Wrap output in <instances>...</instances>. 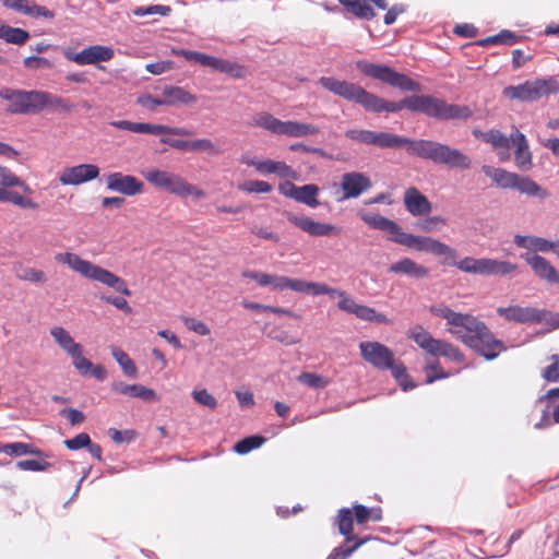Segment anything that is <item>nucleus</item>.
I'll list each match as a JSON object with an SVG mask.
<instances>
[{
  "instance_id": "f257e3e1",
  "label": "nucleus",
  "mask_w": 559,
  "mask_h": 559,
  "mask_svg": "<svg viewBox=\"0 0 559 559\" xmlns=\"http://www.w3.org/2000/svg\"><path fill=\"white\" fill-rule=\"evenodd\" d=\"M345 136L353 142L380 148L406 146L409 155L450 168L465 170L472 166V159L460 150L431 140H413L390 132H376L366 129H349L345 132Z\"/></svg>"
},
{
  "instance_id": "f03ea898",
  "label": "nucleus",
  "mask_w": 559,
  "mask_h": 559,
  "mask_svg": "<svg viewBox=\"0 0 559 559\" xmlns=\"http://www.w3.org/2000/svg\"><path fill=\"white\" fill-rule=\"evenodd\" d=\"M430 312L447 321V331L486 359L497 358L506 346L487 324L471 313L456 312L448 306H432Z\"/></svg>"
},
{
  "instance_id": "7ed1b4c3",
  "label": "nucleus",
  "mask_w": 559,
  "mask_h": 559,
  "mask_svg": "<svg viewBox=\"0 0 559 559\" xmlns=\"http://www.w3.org/2000/svg\"><path fill=\"white\" fill-rule=\"evenodd\" d=\"M55 260L60 264L67 265L73 272L87 280L98 282L124 296H131V290L122 277L116 275L109 270L92 263L88 260L82 259L76 253L60 252L55 255Z\"/></svg>"
},
{
  "instance_id": "20e7f679",
  "label": "nucleus",
  "mask_w": 559,
  "mask_h": 559,
  "mask_svg": "<svg viewBox=\"0 0 559 559\" xmlns=\"http://www.w3.org/2000/svg\"><path fill=\"white\" fill-rule=\"evenodd\" d=\"M143 176L153 187L180 198L193 197L194 199H203L206 195L204 190L175 173L152 168L143 173Z\"/></svg>"
},
{
  "instance_id": "39448f33",
  "label": "nucleus",
  "mask_w": 559,
  "mask_h": 559,
  "mask_svg": "<svg viewBox=\"0 0 559 559\" xmlns=\"http://www.w3.org/2000/svg\"><path fill=\"white\" fill-rule=\"evenodd\" d=\"M251 126L264 129L276 135H287L292 138L317 135L320 131L314 124L293 120L283 121L267 111L257 112L252 117Z\"/></svg>"
},
{
  "instance_id": "423d86ee",
  "label": "nucleus",
  "mask_w": 559,
  "mask_h": 559,
  "mask_svg": "<svg viewBox=\"0 0 559 559\" xmlns=\"http://www.w3.org/2000/svg\"><path fill=\"white\" fill-rule=\"evenodd\" d=\"M414 111L438 120H466L473 115L468 106L448 104L445 100L430 95H415Z\"/></svg>"
},
{
  "instance_id": "0eeeda50",
  "label": "nucleus",
  "mask_w": 559,
  "mask_h": 559,
  "mask_svg": "<svg viewBox=\"0 0 559 559\" xmlns=\"http://www.w3.org/2000/svg\"><path fill=\"white\" fill-rule=\"evenodd\" d=\"M559 93V81L554 76L525 81L503 88L502 95L509 100L537 102L543 97Z\"/></svg>"
},
{
  "instance_id": "6e6552de",
  "label": "nucleus",
  "mask_w": 559,
  "mask_h": 559,
  "mask_svg": "<svg viewBox=\"0 0 559 559\" xmlns=\"http://www.w3.org/2000/svg\"><path fill=\"white\" fill-rule=\"evenodd\" d=\"M355 64L356 69L365 76L378 80L390 86L407 92H419L421 90L418 82L412 80L406 74L395 71L389 66L378 64L367 60H357Z\"/></svg>"
},
{
  "instance_id": "1a4fd4ad",
  "label": "nucleus",
  "mask_w": 559,
  "mask_h": 559,
  "mask_svg": "<svg viewBox=\"0 0 559 559\" xmlns=\"http://www.w3.org/2000/svg\"><path fill=\"white\" fill-rule=\"evenodd\" d=\"M408 337L433 357L442 356L457 364H462L465 359L464 354L459 347L444 340L432 337L423 326L417 325L409 331Z\"/></svg>"
},
{
  "instance_id": "9d476101",
  "label": "nucleus",
  "mask_w": 559,
  "mask_h": 559,
  "mask_svg": "<svg viewBox=\"0 0 559 559\" xmlns=\"http://www.w3.org/2000/svg\"><path fill=\"white\" fill-rule=\"evenodd\" d=\"M334 523L337 526L338 533L345 537V540L354 544L346 548L342 546L334 548L326 559H347L370 539V536L359 537L353 532V514L350 509H340Z\"/></svg>"
},
{
  "instance_id": "9b49d317",
  "label": "nucleus",
  "mask_w": 559,
  "mask_h": 559,
  "mask_svg": "<svg viewBox=\"0 0 559 559\" xmlns=\"http://www.w3.org/2000/svg\"><path fill=\"white\" fill-rule=\"evenodd\" d=\"M0 98L8 102L5 111L10 115L39 114V91H24L10 87L0 90Z\"/></svg>"
},
{
  "instance_id": "f8f14e48",
  "label": "nucleus",
  "mask_w": 559,
  "mask_h": 559,
  "mask_svg": "<svg viewBox=\"0 0 559 559\" xmlns=\"http://www.w3.org/2000/svg\"><path fill=\"white\" fill-rule=\"evenodd\" d=\"M319 84L332 94L367 109L371 92H368L361 85L346 80H340L333 76H321Z\"/></svg>"
},
{
  "instance_id": "ddd939ff",
  "label": "nucleus",
  "mask_w": 559,
  "mask_h": 559,
  "mask_svg": "<svg viewBox=\"0 0 559 559\" xmlns=\"http://www.w3.org/2000/svg\"><path fill=\"white\" fill-rule=\"evenodd\" d=\"M460 271L480 275H508L516 270V264L489 258L466 257L453 263Z\"/></svg>"
},
{
  "instance_id": "4468645a",
  "label": "nucleus",
  "mask_w": 559,
  "mask_h": 559,
  "mask_svg": "<svg viewBox=\"0 0 559 559\" xmlns=\"http://www.w3.org/2000/svg\"><path fill=\"white\" fill-rule=\"evenodd\" d=\"M397 243L417 251L428 252L437 257H444L447 261L454 262L456 259V251L452 247L431 237L417 236L404 231L402 238L397 239Z\"/></svg>"
},
{
  "instance_id": "2eb2a0df",
  "label": "nucleus",
  "mask_w": 559,
  "mask_h": 559,
  "mask_svg": "<svg viewBox=\"0 0 559 559\" xmlns=\"http://www.w3.org/2000/svg\"><path fill=\"white\" fill-rule=\"evenodd\" d=\"M362 359L379 370H391L399 361L391 348L377 341H364L359 343Z\"/></svg>"
},
{
  "instance_id": "dca6fc26",
  "label": "nucleus",
  "mask_w": 559,
  "mask_h": 559,
  "mask_svg": "<svg viewBox=\"0 0 559 559\" xmlns=\"http://www.w3.org/2000/svg\"><path fill=\"white\" fill-rule=\"evenodd\" d=\"M110 124L120 130H127L134 133L152 134V135H180L190 136L192 132L186 128L169 127L166 124H157L150 122H133L130 120H115Z\"/></svg>"
},
{
  "instance_id": "f3484780",
  "label": "nucleus",
  "mask_w": 559,
  "mask_h": 559,
  "mask_svg": "<svg viewBox=\"0 0 559 559\" xmlns=\"http://www.w3.org/2000/svg\"><path fill=\"white\" fill-rule=\"evenodd\" d=\"M497 313L509 322L521 324H537L545 319V311L533 307H499Z\"/></svg>"
},
{
  "instance_id": "a211bd4d",
  "label": "nucleus",
  "mask_w": 559,
  "mask_h": 559,
  "mask_svg": "<svg viewBox=\"0 0 559 559\" xmlns=\"http://www.w3.org/2000/svg\"><path fill=\"white\" fill-rule=\"evenodd\" d=\"M286 217L289 223L312 237L338 236L342 233V229L335 225L317 222L308 216H297L288 213Z\"/></svg>"
},
{
  "instance_id": "6ab92c4d",
  "label": "nucleus",
  "mask_w": 559,
  "mask_h": 559,
  "mask_svg": "<svg viewBox=\"0 0 559 559\" xmlns=\"http://www.w3.org/2000/svg\"><path fill=\"white\" fill-rule=\"evenodd\" d=\"M105 180L107 190L124 195L132 197L141 194L144 191V183L132 175L116 171L108 174Z\"/></svg>"
},
{
  "instance_id": "aec40b11",
  "label": "nucleus",
  "mask_w": 559,
  "mask_h": 559,
  "mask_svg": "<svg viewBox=\"0 0 559 559\" xmlns=\"http://www.w3.org/2000/svg\"><path fill=\"white\" fill-rule=\"evenodd\" d=\"M99 176V168L94 164H80L63 168L59 181L63 186H80Z\"/></svg>"
},
{
  "instance_id": "412c9836",
  "label": "nucleus",
  "mask_w": 559,
  "mask_h": 559,
  "mask_svg": "<svg viewBox=\"0 0 559 559\" xmlns=\"http://www.w3.org/2000/svg\"><path fill=\"white\" fill-rule=\"evenodd\" d=\"M115 51L109 46L92 45L80 52H66L67 59L79 66L95 64L109 61L114 58Z\"/></svg>"
},
{
  "instance_id": "4be33fe9",
  "label": "nucleus",
  "mask_w": 559,
  "mask_h": 559,
  "mask_svg": "<svg viewBox=\"0 0 559 559\" xmlns=\"http://www.w3.org/2000/svg\"><path fill=\"white\" fill-rule=\"evenodd\" d=\"M371 186V180L367 175L358 171L345 173L341 180L342 200L356 199L368 191Z\"/></svg>"
},
{
  "instance_id": "5701e85b",
  "label": "nucleus",
  "mask_w": 559,
  "mask_h": 559,
  "mask_svg": "<svg viewBox=\"0 0 559 559\" xmlns=\"http://www.w3.org/2000/svg\"><path fill=\"white\" fill-rule=\"evenodd\" d=\"M521 258L532 267L537 277L550 284H559V273L547 259L530 252L522 253Z\"/></svg>"
},
{
  "instance_id": "b1692460",
  "label": "nucleus",
  "mask_w": 559,
  "mask_h": 559,
  "mask_svg": "<svg viewBox=\"0 0 559 559\" xmlns=\"http://www.w3.org/2000/svg\"><path fill=\"white\" fill-rule=\"evenodd\" d=\"M159 141L162 144H166L175 150L183 151V152L203 151L211 155H217L221 153V150L210 139H206V138L195 139L192 141L170 139V138H160Z\"/></svg>"
},
{
  "instance_id": "393cba45",
  "label": "nucleus",
  "mask_w": 559,
  "mask_h": 559,
  "mask_svg": "<svg viewBox=\"0 0 559 559\" xmlns=\"http://www.w3.org/2000/svg\"><path fill=\"white\" fill-rule=\"evenodd\" d=\"M512 144L515 146L514 162L519 169L530 170L533 167V156L528 147V142L524 133L516 127L511 130Z\"/></svg>"
},
{
  "instance_id": "a878e982",
  "label": "nucleus",
  "mask_w": 559,
  "mask_h": 559,
  "mask_svg": "<svg viewBox=\"0 0 559 559\" xmlns=\"http://www.w3.org/2000/svg\"><path fill=\"white\" fill-rule=\"evenodd\" d=\"M415 106V95L405 97L404 99L400 102H389L383 99L382 97L371 93L369 97V103L367 106L366 111L368 112H396L404 108L414 111Z\"/></svg>"
},
{
  "instance_id": "bb28decb",
  "label": "nucleus",
  "mask_w": 559,
  "mask_h": 559,
  "mask_svg": "<svg viewBox=\"0 0 559 559\" xmlns=\"http://www.w3.org/2000/svg\"><path fill=\"white\" fill-rule=\"evenodd\" d=\"M360 218L371 228L388 233L389 240L396 242L402 238L404 231L401 226L380 214L361 213Z\"/></svg>"
},
{
  "instance_id": "cd10ccee",
  "label": "nucleus",
  "mask_w": 559,
  "mask_h": 559,
  "mask_svg": "<svg viewBox=\"0 0 559 559\" xmlns=\"http://www.w3.org/2000/svg\"><path fill=\"white\" fill-rule=\"evenodd\" d=\"M404 205L413 216H425L432 210L431 202L417 188H407L404 192Z\"/></svg>"
},
{
  "instance_id": "c85d7f7f",
  "label": "nucleus",
  "mask_w": 559,
  "mask_h": 559,
  "mask_svg": "<svg viewBox=\"0 0 559 559\" xmlns=\"http://www.w3.org/2000/svg\"><path fill=\"white\" fill-rule=\"evenodd\" d=\"M2 4L11 10L31 17H45L51 20L55 13L46 7L36 4L33 0H1Z\"/></svg>"
},
{
  "instance_id": "c756f323",
  "label": "nucleus",
  "mask_w": 559,
  "mask_h": 559,
  "mask_svg": "<svg viewBox=\"0 0 559 559\" xmlns=\"http://www.w3.org/2000/svg\"><path fill=\"white\" fill-rule=\"evenodd\" d=\"M164 106L190 105L198 100L194 94L183 87L167 85L162 91Z\"/></svg>"
},
{
  "instance_id": "7c9ffc66",
  "label": "nucleus",
  "mask_w": 559,
  "mask_h": 559,
  "mask_svg": "<svg viewBox=\"0 0 559 559\" xmlns=\"http://www.w3.org/2000/svg\"><path fill=\"white\" fill-rule=\"evenodd\" d=\"M389 272L403 274L415 278H424L429 275V270L409 258H403L389 266Z\"/></svg>"
},
{
  "instance_id": "2f4dec72",
  "label": "nucleus",
  "mask_w": 559,
  "mask_h": 559,
  "mask_svg": "<svg viewBox=\"0 0 559 559\" xmlns=\"http://www.w3.org/2000/svg\"><path fill=\"white\" fill-rule=\"evenodd\" d=\"M111 389L120 394L129 395L132 397H139L145 402L158 401L156 392L142 384H127L123 382H115L112 383Z\"/></svg>"
},
{
  "instance_id": "473e14b6",
  "label": "nucleus",
  "mask_w": 559,
  "mask_h": 559,
  "mask_svg": "<svg viewBox=\"0 0 559 559\" xmlns=\"http://www.w3.org/2000/svg\"><path fill=\"white\" fill-rule=\"evenodd\" d=\"M485 142L490 144L493 150L498 151V156L501 162H506L510 158V146L512 143L511 135L508 138L501 131L497 129H490L484 134Z\"/></svg>"
},
{
  "instance_id": "72a5a7b5",
  "label": "nucleus",
  "mask_w": 559,
  "mask_h": 559,
  "mask_svg": "<svg viewBox=\"0 0 559 559\" xmlns=\"http://www.w3.org/2000/svg\"><path fill=\"white\" fill-rule=\"evenodd\" d=\"M204 67H209L215 71L229 74L235 79H241L246 75V69L243 66L237 62H231L229 60L216 58L210 55H207L206 57Z\"/></svg>"
},
{
  "instance_id": "f704fd0d",
  "label": "nucleus",
  "mask_w": 559,
  "mask_h": 559,
  "mask_svg": "<svg viewBox=\"0 0 559 559\" xmlns=\"http://www.w3.org/2000/svg\"><path fill=\"white\" fill-rule=\"evenodd\" d=\"M50 335L58 344V346L67 353L69 356L78 354V349H81V345L74 341L71 334L62 326H53L50 329Z\"/></svg>"
},
{
  "instance_id": "c9c22d12",
  "label": "nucleus",
  "mask_w": 559,
  "mask_h": 559,
  "mask_svg": "<svg viewBox=\"0 0 559 559\" xmlns=\"http://www.w3.org/2000/svg\"><path fill=\"white\" fill-rule=\"evenodd\" d=\"M514 242L520 248H525L533 251L548 252L555 250L556 241L535 236H520L516 235Z\"/></svg>"
},
{
  "instance_id": "e433bc0d",
  "label": "nucleus",
  "mask_w": 559,
  "mask_h": 559,
  "mask_svg": "<svg viewBox=\"0 0 559 559\" xmlns=\"http://www.w3.org/2000/svg\"><path fill=\"white\" fill-rule=\"evenodd\" d=\"M481 169L486 176L490 177L502 189H513L519 176L503 168H492L487 165L483 166Z\"/></svg>"
},
{
  "instance_id": "4c0bfd02",
  "label": "nucleus",
  "mask_w": 559,
  "mask_h": 559,
  "mask_svg": "<svg viewBox=\"0 0 559 559\" xmlns=\"http://www.w3.org/2000/svg\"><path fill=\"white\" fill-rule=\"evenodd\" d=\"M39 112L44 109H60L66 112H70L74 109V105L68 99L53 95L49 92L39 91Z\"/></svg>"
},
{
  "instance_id": "58836bf2",
  "label": "nucleus",
  "mask_w": 559,
  "mask_h": 559,
  "mask_svg": "<svg viewBox=\"0 0 559 559\" xmlns=\"http://www.w3.org/2000/svg\"><path fill=\"white\" fill-rule=\"evenodd\" d=\"M338 2L357 19L370 21L377 15L367 0H338Z\"/></svg>"
},
{
  "instance_id": "ea45409f",
  "label": "nucleus",
  "mask_w": 559,
  "mask_h": 559,
  "mask_svg": "<svg viewBox=\"0 0 559 559\" xmlns=\"http://www.w3.org/2000/svg\"><path fill=\"white\" fill-rule=\"evenodd\" d=\"M353 514V525L362 526L369 521L379 522L382 520V511L380 508H367L362 504H354L349 508Z\"/></svg>"
},
{
  "instance_id": "a19ab883",
  "label": "nucleus",
  "mask_w": 559,
  "mask_h": 559,
  "mask_svg": "<svg viewBox=\"0 0 559 559\" xmlns=\"http://www.w3.org/2000/svg\"><path fill=\"white\" fill-rule=\"evenodd\" d=\"M519 192L528 197H537L539 199H546L549 197V192L532 180L530 177L518 176L514 188Z\"/></svg>"
},
{
  "instance_id": "79ce46f5",
  "label": "nucleus",
  "mask_w": 559,
  "mask_h": 559,
  "mask_svg": "<svg viewBox=\"0 0 559 559\" xmlns=\"http://www.w3.org/2000/svg\"><path fill=\"white\" fill-rule=\"evenodd\" d=\"M0 38L10 44L23 45L29 38V33L20 27L9 26L0 20Z\"/></svg>"
},
{
  "instance_id": "37998d69",
  "label": "nucleus",
  "mask_w": 559,
  "mask_h": 559,
  "mask_svg": "<svg viewBox=\"0 0 559 559\" xmlns=\"http://www.w3.org/2000/svg\"><path fill=\"white\" fill-rule=\"evenodd\" d=\"M0 453H4L12 457H17L26 454L39 455L40 450L31 443L13 442L0 444Z\"/></svg>"
},
{
  "instance_id": "c03bdc74",
  "label": "nucleus",
  "mask_w": 559,
  "mask_h": 559,
  "mask_svg": "<svg viewBox=\"0 0 559 559\" xmlns=\"http://www.w3.org/2000/svg\"><path fill=\"white\" fill-rule=\"evenodd\" d=\"M319 192L320 188L314 183H308L298 187L295 201L306 204L310 207H317L320 204L318 200Z\"/></svg>"
},
{
  "instance_id": "a18cd8bd",
  "label": "nucleus",
  "mask_w": 559,
  "mask_h": 559,
  "mask_svg": "<svg viewBox=\"0 0 559 559\" xmlns=\"http://www.w3.org/2000/svg\"><path fill=\"white\" fill-rule=\"evenodd\" d=\"M111 355L118 365L121 367L123 373L129 378L138 377V368L134 361L129 357V355L123 352L121 348L117 346H112L110 348Z\"/></svg>"
},
{
  "instance_id": "49530a36",
  "label": "nucleus",
  "mask_w": 559,
  "mask_h": 559,
  "mask_svg": "<svg viewBox=\"0 0 559 559\" xmlns=\"http://www.w3.org/2000/svg\"><path fill=\"white\" fill-rule=\"evenodd\" d=\"M521 36L515 35L509 29H503L500 33L488 36L484 39H480L477 44L479 46L486 47L489 45H513L520 40Z\"/></svg>"
},
{
  "instance_id": "de8ad7c7",
  "label": "nucleus",
  "mask_w": 559,
  "mask_h": 559,
  "mask_svg": "<svg viewBox=\"0 0 559 559\" xmlns=\"http://www.w3.org/2000/svg\"><path fill=\"white\" fill-rule=\"evenodd\" d=\"M358 319L367 322H377L383 324H391L392 321L384 313L377 312L376 309L366 306L359 305L354 313Z\"/></svg>"
},
{
  "instance_id": "09e8293b",
  "label": "nucleus",
  "mask_w": 559,
  "mask_h": 559,
  "mask_svg": "<svg viewBox=\"0 0 559 559\" xmlns=\"http://www.w3.org/2000/svg\"><path fill=\"white\" fill-rule=\"evenodd\" d=\"M298 293L309 294L313 296L319 295H330L333 297V294L336 293V288H333L323 283L316 282H307L304 280H299Z\"/></svg>"
},
{
  "instance_id": "8fccbe9b",
  "label": "nucleus",
  "mask_w": 559,
  "mask_h": 559,
  "mask_svg": "<svg viewBox=\"0 0 559 559\" xmlns=\"http://www.w3.org/2000/svg\"><path fill=\"white\" fill-rule=\"evenodd\" d=\"M14 269L16 277L21 281L31 283H45L47 281V276L41 270L29 266H22L21 264Z\"/></svg>"
},
{
  "instance_id": "3c124183",
  "label": "nucleus",
  "mask_w": 559,
  "mask_h": 559,
  "mask_svg": "<svg viewBox=\"0 0 559 559\" xmlns=\"http://www.w3.org/2000/svg\"><path fill=\"white\" fill-rule=\"evenodd\" d=\"M265 441H266V439L262 436H258V435L249 436V437H246V438L241 439L240 441H238L234 445V450L238 454H247L250 451L260 448Z\"/></svg>"
},
{
  "instance_id": "603ef678",
  "label": "nucleus",
  "mask_w": 559,
  "mask_h": 559,
  "mask_svg": "<svg viewBox=\"0 0 559 559\" xmlns=\"http://www.w3.org/2000/svg\"><path fill=\"white\" fill-rule=\"evenodd\" d=\"M298 381L312 389H323L331 382L330 379L314 372H301Z\"/></svg>"
},
{
  "instance_id": "864d4df0",
  "label": "nucleus",
  "mask_w": 559,
  "mask_h": 559,
  "mask_svg": "<svg viewBox=\"0 0 559 559\" xmlns=\"http://www.w3.org/2000/svg\"><path fill=\"white\" fill-rule=\"evenodd\" d=\"M240 163L253 167L261 175H271L272 174V159H258L255 157H251L248 155H242L240 157Z\"/></svg>"
},
{
  "instance_id": "5fc2aeb1",
  "label": "nucleus",
  "mask_w": 559,
  "mask_h": 559,
  "mask_svg": "<svg viewBox=\"0 0 559 559\" xmlns=\"http://www.w3.org/2000/svg\"><path fill=\"white\" fill-rule=\"evenodd\" d=\"M391 372L404 391L416 386L415 383L411 381V377L402 361L399 360L391 369Z\"/></svg>"
},
{
  "instance_id": "6e6d98bb",
  "label": "nucleus",
  "mask_w": 559,
  "mask_h": 559,
  "mask_svg": "<svg viewBox=\"0 0 559 559\" xmlns=\"http://www.w3.org/2000/svg\"><path fill=\"white\" fill-rule=\"evenodd\" d=\"M170 12H171V8L169 5H163V4L138 7L132 10V14L138 17H142L145 15H153V14L167 16L170 14Z\"/></svg>"
},
{
  "instance_id": "4d7b16f0",
  "label": "nucleus",
  "mask_w": 559,
  "mask_h": 559,
  "mask_svg": "<svg viewBox=\"0 0 559 559\" xmlns=\"http://www.w3.org/2000/svg\"><path fill=\"white\" fill-rule=\"evenodd\" d=\"M299 278H290L283 275H273L272 288L275 290L283 292L285 289H290L293 292L298 293Z\"/></svg>"
},
{
  "instance_id": "13d9d810",
  "label": "nucleus",
  "mask_w": 559,
  "mask_h": 559,
  "mask_svg": "<svg viewBox=\"0 0 559 559\" xmlns=\"http://www.w3.org/2000/svg\"><path fill=\"white\" fill-rule=\"evenodd\" d=\"M7 202H10V203H12L21 209H25V210H37L38 209L37 202H35L33 199H31L28 197H24V195L20 194L16 191L9 190Z\"/></svg>"
},
{
  "instance_id": "bf43d9fd",
  "label": "nucleus",
  "mask_w": 559,
  "mask_h": 559,
  "mask_svg": "<svg viewBox=\"0 0 559 559\" xmlns=\"http://www.w3.org/2000/svg\"><path fill=\"white\" fill-rule=\"evenodd\" d=\"M333 297H337L340 300L337 302V308L347 313H355V310L358 308V304L344 290L337 289L336 293L333 294Z\"/></svg>"
},
{
  "instance_id": "052dcab7",
  "label": "nucleus",
  "mask_w": 559,
  "mask_h": 559,
  "mask_svg": "<svg viewBox=\"0 0 559 559\" xmlns=\"http://www.w3.org/2000/svg\"><path fill=\"white\" fill-rule=\"evenodd\" d=\"M239 190L247 193H269L272 191V186L263 180H250L238 186Z\"/></svg>"
},
{
  "instance_id": "680f3d73",
  "label": "nucleus",
  "mask_w": 559,
  "mask_h": 559,
  "mask_svg": "<svg viewBox=\"0 0 559 559\" xmlns=\"http://www.w3.org/2000/svg\"><path fill=\"white\" fill-rule=\"evenodd\" d=\"M272 174L285 179H297L298 173L285 162L272 159Z\"/></svg>"
},
{
  "instance_id": "e2e57ef3",
  "label": "nucleus",
  "mask_w": 559,
  "mask_h": 559,
  "mask_svg": "<svg viewBox=\"0 0 559 559\" xmlns=\"http://www.w3.org/2000/svg\"><path fill=\"white\" fill-rule=\"evenodd\" d=\"M426 371V382L432 383L438 379H444L448 378L450 374L445 372L442 367L440 366V362L438 360L428 364L425 368Z\"/></svg>"
},
{
  "instance_id": "0e129e2a",
  "label": "nucleus",
  "mask_w": 559,
  "mask_h": 559,
  "mask_svg": "<svg viewBox=\"0 0 559 559\" xmlns=\"http://www.w3.org/2000/svg\"><path fill=\"white\" fill-rule=\"evenodd\" d=\"M192 397L198 404L211 409H214L217 406V400L206 389L194 390L192 392Z\"/></svg>"
},
{
  "instance_id": "69168bd1",
  "label": "nucleus",
  "mask_w": 559,
  "mask_h": 559,
  "mask_svg": "<svg viewBox=\"0 0 559 559\" xmlns=\"http://www.w3.org/2000/svg\"><path fill=\"white\" fill-rule=\"evenodd\" d=\"M182 322L188 330L193 331L201 336H206L211 333L210 328L203 321L190 317H183Z\"/></svg>"
},
{
  "instance_id": "338daca9",
  "label": "nucleus",
  "mask_w": 559,
  "mask_h": 559,
  "mask_svg": "<svg viewBox=\"0 0 559 559\" xmlns=\"http://www.w3.org/2000/svg\"><path fill=\"white\" fill-rule=\"evenodd\" d=\"M90 440H91V437L88 433L81 432L72 439L64 440L63 444L66 445V448L68 450L76 451V450H80L83 448H87V445H90Z\"/></svg>"
},
{
  "instance_id": "774afa93",
  "label": "nucleus",
  "mask_w": 559,
  "mask_h": 559,
  "mask_svg": "<svg viewBox=\"0 0 559 559\" xmlns=\"http://www.w3.org/2000/svg\"><path fill=\"white\" fill-rule=\"evenodd\" d=\"M273 275L274 274L257 272V271H245L242 273L243 277L254 281L259 286H262V287H265V286L272 287Z\"/></svg>"
}]
</instances>
